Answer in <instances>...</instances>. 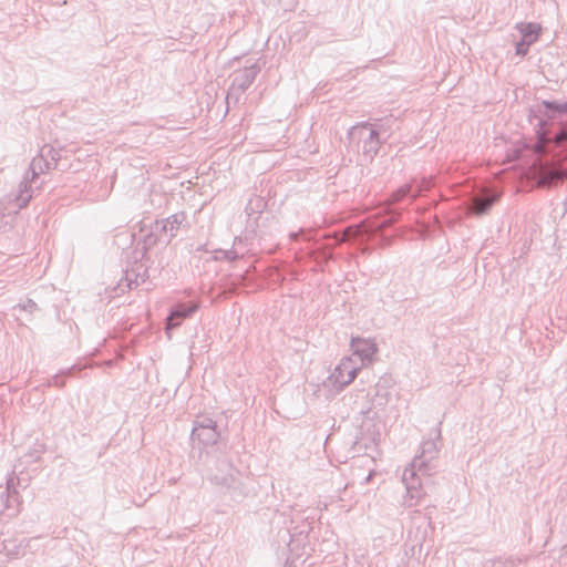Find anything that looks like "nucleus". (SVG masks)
<instances>
[{
    "label": "nucleus",
    "mask_w": 567,
    "mask_h": 567,
    "mask_svg": "<svg viewBox=\"0 0 567 567\" xmlns=\"http://www.w3.org/2000/svg\"><path fill=\"white\" fill-rule=\"evenodd\" d=\"M537 111L540 117L537 124L538 141L534 151L538 157L530 171L538 186L551 187L567 178V168L561 169L555 156L545 155V146L553 140L557 144L567 145V102L543 101Z\"/></svg>",
    "instance_id": "nucleus-1"
},
{
    "label": "nucleus",
    "mask_w": 567,
    "mask_h": 567,
    "mask_svg": "<svg viewBox=\"0 0 567 567\" xmlns=\"http://www.w3.org/2000/svg\"><path fill=\"white\" fill-rule=\"evenodd\" d=\"M433 186L432 177L414 178L410 183L399 187L391 194L388 204L384 205L380 213L372 218L360 223L355 226H350L338 236L337 243L342 241H373L377 245L386 246L390 244V238L382 235V230L396 221L401 216V208L394 207L404 200L412 203L416 197L421 196L424 192Z\"/></svg>",
    "instance_id": "nucleus-2"
},
{
    "label": "nucleus",
    "mask_w": 567,
    "mask_h": 567,
    "mask_svg": "<svg viewBox=\"0 0 567 567\" xmlns=\"http://www.w3.org/2000/svg\"><path fill=\"white\" fill-rule=\"evenodd\" d=\"M441 424L442 421L434 429V436L422 442L420 454L415 455L403 471L402 483L406 489L403 505L408 508L416 506L425 495L422 487V476H430L434 472L432 461L437 458L442 445Z\"/></svg>",
    "instance_id": "nucleus-3"
},
{
    "label": "nucleus",
    "mask_w": 567,
    "mask_h": 567,
    "mask_svg": "<svg viewBox=\"0 0 567 567\" xmlns=\"http://www.w3.org/2000/svg\"><path fill=\"white\" fill-rule=\"evenodd\" d=\"M389 136L383 123L371 124L369 122H361L348 131L350 142H357L361 147L362 155L369 161H373L381 144Z\"/></svg>",
    "instance_id": "nucleus-4"
},
{
    "label": "nucleus",
    "mask_w": 567,
    "mask_h": 567,
    "mask_svg": "<svg viewBox=\"0 0 567 567\" xmlns=\"http://www.w3.org/2000/svg\"><path fill=\"white\" fill-rule=\"evenodd\" d=\"M45 150L41 148L40 154L32 158L29 169L20 183L19 192L14 202L19 209L27 207L32 198V183L40 175L52 169V163L45 157Z\"/></svg>",
    "instance_id": "nucleus-5"
},
{
    "label": "nucleus",
    "mask_w": 567,
    "mask_h": 567,
    "mask_svg": "<svg viewBox=\"0 0 567 567\" xmlns=\"http://www.w3.org/2000/svg\"><path fill=\"white\" fill-rule=\"evenodd\" d=\"M220 436L217 423L208 416H202L194 421L190 437L203 445L216 444Z\"/></svg>",
    "instance_id": "nucleus-6"
},
{
    "label": "nucleus",
    "mask_w": 567,
    "mask_h": 567,
    "mask_svg": "<svg viewBox=\"0 0 567 567\" xmlns=\"http://www.w3.org/2000/svg\"><path fill=\"white\" fill-rule=\"evenodd\" d=\"M359 370L352 358H343L329 375V381L337 390H342L355 379Z\"/></svg>",
    "instance_id": "nucleus-7"
},
{
    "label": "nucleus",
    "mask_w": 567,
    "mask_h": 567,
    "mask_svg": "<svg viewBox=\"0 0 567 567\" xmlns=\"http://www.w3.org/2000/svg\"><path fill=\"white\" fill-rule=\"evenodd\" d=\"M261 66L258 62H255L250 65H246L243 69L236 70L231 74V85L229 87V93H244L256 80L257 75L260 73Z\"/></svg>",
    "instance_id": "nucleus-8"
},
{
    "label": "nucleus",
    "mask_w": 567,
    "mask_h": 567,
    "mask_svg": "<svg viewBox=\"0 0 567 567\" xmlns=\"http://www.w3.org/2000/svg\"><path fill=\"white\" fill-rule=\"evenodd\" d=\"M199 308L197 301L177 302L174 305L166 318L165 330L167 333L172 329L178 328L185 319L190 318Z\"/></svg>",
    "instance_id": "nucleus-9"
},
{
    "label": "nucleus",
    "mask_w": 567,
    "mask_h": 567,
    "mask_svg": "<svg viewBox=\"0 0 567 567\" xmlns=\"http://www.w3.org/2000/svg\"><path fill=\"white\" fill-rule=\"evenodd\" d=\"M498 199L499 194L495 192L474 194L467 200L466 214L477 217L486 215Z\"/></svg>",
    "instance_id": "nucleus-10"
},
{
    "label": "nucleus",
    "mask_w": 567,
    "mask_h": 567,
    "mask_svg": "<svg viewBox=\"0 0 567 567\" xmlns=\"http://www.w3.org/2000/svg\"><path fill=\"white\" fill-rule=\"evenodd\" d=\"M186 218L187 216L184 212H178L166 219L156 220V229L159 230L161 234H164L166 237V244L176 237L177 231L186 221Z\"/></svg>",
    "instance_id": "nucleus-11"
},
{
    "label": "nucleus",
    "mask_w": 567,
    "mask_h": 567,
    "mask_svg": "<svg viewBox=\"0 0 567 567\" xmlns=\"http://www.w3.org/2000/svg\"><path fill=\"white\" fill-rule=\"evenodd\" d=\"M350 347L352 354L360 359L361 364H364L365 362H372L373 357L378 351L375 342L370 339H363L359 337L351 339Z\"/></svg>",
    "instance_id": "nucleus-12"
},
{
    "label": "nucleus",
    "mask_w": 567,
    "mask_h": 567,
    "mask_svg": "<svg viewBox=\"0 0 567 567\" xmlns=\"http://www.w3.org/2000/svg\"><path fill=\"white\" fill-rule=\"evenodd\" d=\"M134 262L131 267L125 269V280L127 287L132 289L133 285L137 287L140 284L145 282L147 275V266L142 261L140 255L133 254Z\"/></svg>",
    "instance_id": "nucleus-13"
},
{
    "label": "nucleus",
    "mask_w": 567,
    "mask_h": 567,
    "mask_svg": "<svg viewBox=\"0 0 567 567\" xmlns=\"http://www.w3.org/2000/svg\"><path fill=\"white\" fill-rule=\"evenodd\" d=\"M165 241L166 237L164 234H161L159 230L156 229V221L151 226V229L147 234L143 236L138 245H142L141 248L136 247L133 254L140 255L141 258L146 256V252L150 248L154 247L158 243Z\"/></svg>",
    "instance_id": "nucleus-14"
},
{
    "label": "nucleus",
    "mask_w": 567,
    "mask_h": 567,
    "mask_svg": "<svg viewBox=\"0 0 567 567\" xmlns=\"http://www.w3.org/2000/svg\"><path fill=\"white\" fill-rule=\"evenodd\" d=\"M515 28L522 34V40L527 41L530 44L538 40L542 32L540 24L535 22H519Z\"/></svg>",
    "instance_id": "nucleus-15"
},
{
    "label": "nucleus",
    "mask_w": 567,
    "mask_h": 567,
    "mask_svg": "<svg viewBox=\"0 0 567 567\" xmlns=\"http://www.w3.org/2000/svg\"><path fill=\"white\" fill-rule=\"evenodd\" d=\"M74 370H76V365H73L71 368H68V369L61 371L60 374H56V375H54L52 378V380L50 381V384L54 385V386H58V388L64 386V381H63L62 377H70V375H72Z\"/></svg>",
    "instance_id": "nucleus-16"
},
{
    "label": "nucleus",
    "mask_w": 567,
    "mask_h": 567,
    "mask_svg": "<svg viewBox=\"0 0 567 567\" xmlns=\"http://www.w3.org/2000/svg\"><path fill=\"white\" fill-rule=\"evenodd\" d=\"M520 559L515 558H496L489 561L491 567H516Z\"/></svg>",
    "instance_id": "nucleus-17"
},
{
    "label": "nucleus",
    "mask_w": 567,
    "mask_h": 567,
    "mask_svg": "<svg viewBox=\"0 0 567 567\" xmlns=\"http://www.w3.org/2000/svg\"><path fill=\"white\" fill-rule=\"evenodd\" d=\"M42 148L45 150V157L52 163V168L56 166L58 161L60 159V151L53 148L52 146L44 145Z\"/></svg>",
    "instance_id": "nucleus-18"
},
{
    "label": "nucleus",
    "mask_w": 567,
    "mask_h": 567,
    "mask_svg": "<svg viewBox=\"0 0 567 567\" xmlns=\"http://www.w3.org/2000/svg\"><path fill=\"white\" fill-rule=\"evenodd\" d=\"M265 206L266 203L264 202V199L261 197H256L255 199L249 200L246 210L260 212Z\"/></svg>",
    "instance_id": "nucleus-19"
},
{
    "label": "nucleus",
    "mask_w": 567,
    "mask_h": 567,
    "mask_svg": "<svg viewBox=\"0 0 567 567\" xmlns=\"http://www.w3.org/2000/svg\"><path fill=\"white\" fill-rule=\"evenodd\" d=\"M277 3L284 11H292L296 8L297 0H269Z\"/></svg>",
    "instance_id": "nucleus-20"
},
{
    "label": "nucleus",
    "mask_w": 567,
    "mask_h": 567,
    "mask_svg": "<svg viewBox=\"0 0 567 567\" xmlns=\"http://www.w3.org/2000/svg\"><path fill=\"white\" fill-rule=\"evenodd\" d=\"M532 44L527 41L520 40L516 43V54L525 56L528 53V49Z\"/></svg>",
    "instance_id": "nucleus-21"
},
{
    "label": "nucleus",
    "mask_w": 567,
    "mask_h": 567,
    "mask_svg": "<svg viewBox=\"0 0 567 567\" xmlns=\"http://www.w3.org/2000/svg\"><path fill=\"white\" fill-rule=\"evenodd\" d=\"M212 482L218 485L229 486L233 482L231 477H212Z\"/></svg>",
    "instance_id": "nucleus-22"
},
{
    "label": "nucleus",
    "mask_w": 567,
    "mask_h": 567,
    "mask_svg": "<svg viewBox=\"0 0 567 567\" xmlns=\"http://www.w3.org/2000/svg\"><path fill=\"white\" fill-rule=\"evenodd\" d=\"M228 254L229 252H226V250H218V251H216L215 259L216 260H227Z\"/></svg>",
    "instance_id": "nucleus-23"
},
{
    "label": "nucleus",
    "mask_w": 567,
    "mask_h": 567,
    "mask_svg": "<svg viewBox=\"0 0 567 567\" xmlns=\"http://www.w3.org/2000/svg\"><path fill=\"white\" fill-rule=\"evenodd\" d=\"M35 308H37V303L33 300H31V299H29L27 301V303L23 306V309H25V310L28 309L30 311H32Z\"/></svg>",
    "instance_id": "nucleus-24"
},
{
    "label": "nucleus",
    "mask_w": 567,
    "mask_h": 567,
    "mask_svg": "<svg viewBox=\"0 0 567 567\" xmlns=\"http://www.w3.org/2000/svg\"><path fill=\"white\" fill-rule=\"evenodd\" d=\"M300 235H305L306 236V231L303 229H300L297 233H295V231L290 233L289 237H290L291 240H297Z\"/></svg>",
    "instance_id": "nucleus-25"
},
{
    "label": "nucleus",
    "mask_w": 567,
    "mask_h": 567,
    "mask_svg": "<svg viewBox=\"0 0 567 567\" xmlns=\"http://www.w3.org/2000/svg\"><path fill=\"white\" fill-rule=\"evenodd\" d=\"M226 252H229L227 260H235L238 258V254L235 250H226Z\"/></svg>",
    "instance_id": "nucleus-26"
},
{
    "label": "nucleus",
    "mask_w": 567,
    "mask_h": 567,
    "mask_svg": "<svg viewBox=\"0 0 567 567\" xmlns=\"http://www.w3.org/2000/svg\"><path fill=\"white\" fill-rule=\"evenodd\" d=\"M321 257L324 261H327L329 259V256H327L324 252L321 254Z\"/></svg>",
    "instance_id": "nucleus-27"
}]
</instances>
